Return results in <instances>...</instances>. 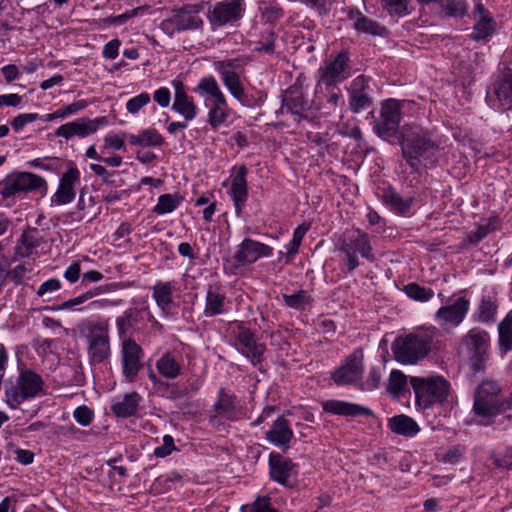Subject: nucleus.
<instances>
[{"instance_id":"obj_48","label":"nucleus","mask_w":512,"mask_h":512,"mask_svg":"<svg viewBox=\"0 0 512 512\" xmlns=\"http://www.w3.org/2000/svg\"><path fill=\"white\" fill-rule=\"evenodd\" d=\"M309 229L310 224L304 222L294 230L293 237L287 245L286 257L288 260L294 258V256L298 253L301 242Z\"/></svg>"},{"instance_id":"obj_23","label":"nucleus","mask_w":512,"mask_h":512,"mask_svg":"<svg viewBox=\"0 0 512 512\" xmlns=\"http://www.w3.org/2000/svg\"><path fill=\"white\" fill-rule=\"evenodd\" d=\"M80 183V172L76 167H70L61 176L57 191L52 196V202L57 205L71 203L75 196V186Z\"/></svg>"},{"instance_id":"obj_22","label":"nucleus","mask_w":512,"mask_h":512,"mask_svg":"<svg viewBox=\"0 0 512 512\" xmlns=\"http://www.w3.org/2000/svg\"><path fill=\"white\" fill-rule=\"evenodd\" d=\"M269 473L272 480L285 487H292L291 477L296 473L295 464L279 453L271 452L269 455Z\"/></svg>"},{"instance_id":"obj_13","label":"nucleus","mask_w":512,"mask_h":512,"mask_svg":"<svg viewBox=\"0 0 512 512\" xmlns=\"http://www.w3.org/2000/svg\"><path fill=\"white\" fill-rule=\"evenodd\" d=\"M351 75V61L347 51H341L318 69L317 87L336 86Z\"/></svg>"},{"instance_id":"obj_31","label":"nucleus","mask_w":512,"mask_h":512,"mask_svg":"<svg viewBox=\"0 0 512 512\" xmlns=\"http://www.w3.org/2000/svg\"><path fill=\"white\" fill-rule=\"evenodd\" d=\"M140 401L141 396L137 392L126 393L114 399L110 409L116 417L129 418L137 414Z\"/></svg>"},{"instance_id":"obj_25","label":"nucleus","mask_w":512,"mask_h":512,"mask_svg":"<svg viewBox=\"0 0 512 512\" xmlns=\"http://www.w3.org/2000/svg\"><path fill=\"white\" fill-rule=\"evenodd\" d=\"M473 19L475 23L473 26L472 39L480 41L494 34L496 22L489 10L480 2L474 5Z\"/></svg>"},{"instance_id":"obj_53","label":"nucleus","mask_w":512,"mask_h":512,"mask_svg":"<svg viewBox=\"0 0 512 512\" xmlns=\"http://www.w3.org/2000/svg\"><path fill=\"white\" fill-rule=\"evenodd\" d=\"M104 290L101 288V287H96L92 290H89L77 297H74V298H71L65 302H63L62 304H60L59 306H57L55 308V310H69V309H74V307L78 306V305H81L85 302H87L88 300L92 299L94 296L96 295H100Z\"/></svg>"},{"instance_id":"obj_7","label":"nucleus","mask_w":512,"mask_h":512,"mask_svg":"<svg viewBox=\"0 0 512 512\" xmlns=\"http://www.w3.org/2000/svg\"><path fill=\"white\" fill-rule=\"evenodd\" d=\"M410 383L415 393L416 403L425 409L444 402L450 388L448 381L442 377H411Z\"/></svg>"},{"instance_id":"obj_24","label":"nucleus","mask_w":512,"mask_h":512,"mask_svg":"<svg viewBox=\"0 0 512 512\" xmlns=\"http://www.w3.org/2000/svg\"><path fill=\"white\" fill-rule=\"evenodd\" d=\"M248 169L245 165H241L235 175L232 177L231 186L228 191L230 199L235 207V212L238 216L241 215L246 206L248 199V184L246 176Z\"/></svg>"},{"instance_id":"obj_12","label":"nucleus","mask_w":512,"mask_h":512,"mask_svg":"<svg viewBox=\"0 0 512 512\" xmlns=\"http://www.w3.org/2000/svg\"><path fill=\"white\" fill-rule=\"evenodd\" d=\"M202 9L201 4H193L174 10L171 17L162 21L161 28L169 35L199 29L203 26V20L200 17Z\"/></svg>"},{"instance_id":"obj_10","label":"nucleus","mask_w":512,"mask_h":512,"mask_svg":"<svg viewBox=\"0 0 512 512\" xmlns=\"http://www.w3.org/2000/svg\"><path fill=\"white\" fill-rule=\"evenodd\" d=\"M43 389V380L31 370L21 371L15 383L5 387L7 404L17 408L23 401L35 397Z\"/></svg>"},{"instance_id":"obj_33","label":"nucleus","mask_w":512,"mask_h":512,"mask_svg":"<svg viewBox=\"0 0 512 512\" xmlns=\"http://www.w3.org/2000/svg\"><path fill=\"white\" fill-rule=\"evenodd\" d=\"M348 18L354 21V28L361 33L370 34L372 36H383L387 30L378 22L366 17L358 9H350Z\"/></svg>"},{"instance_id":"obj_32","label":"nucleus","mask_w":512,"mask_h":512,"mask_svg":"<svg viewBox=\"0 0 512 512\" xmlns=\"http://www.w3.org/2000/svg\"><path fill=\"white\" fill-rule=\"evenodd\" d=\"M494 94L503 110L512 109V73L500 74L493 85Z\"/></svg>"},{"instance_id":"obj_28","label":"nucleus","mask_w":512,"mask_h":512,"mask_svg":"<svg viewBox=\"0 0 512 512\" xmlns=\"http://www.w3.org/2000/svg\"><path fill=\"white\" fill-rule=\"evenodd\" d=\"M173 87L175 92L172 109L182 115L186 121L193 120L197 115V106L193 99L186 93L183 82L174 80Z\"/></svg>"},{"instance_id":"obj_39","label":"nucleus","mask_w":512,"mask_h":512,"mask_svg":"<svg viewBox=\"0 0 512 512\" xmlns=\"http://www.w3.org/2000/svg\"><path fill=\"white\" fill-rule=\"evenodd\" d=\"M195 90L202 96L208 95L213 98V103L227 105V100L222 93L216 79L212 76L203 77Z\"/></svg>"},{"instance_id":"obj_45","label":"nucleus","mask_w":512,"mask_h":512,"mask_svg":"<svg viewBox=\"0 0 512 512\" xmlns=\"http://www.w3.org/2000/svg\"><path fill=\"white\" fill-rule=\"evenodd\" d=\"M258 10L266 23H275L283 16V9L276 2L260 1Z\"/></svg>"},{"instance_id":"obj_56","label":"nucleus","mask_w":512,"mask_h":512,"mask_svg":"<svg viewBox=\"0 0 512 512\" xmlns=\"http://www.w3.org/2000/svg\"><path fill=\"white\" fill-rule=\"evenodd\" d=\"M383 7L390 15L404 16L408 14V0H382Z\"/></svg>"},{"instance_id":"obj_44","label":"nucleus","mask_w":512,"mask_h":512,"mask_svg":"<svg viewBox=\"0 0 512 512\" xmlns=\"http://www.w3.org/2000/svg\"><path fill=\"white\" fill-rule=\"evenodd\" d=\"M183 198L179 194H163L158 198L153 212L157 215H164L173 212L181 204Z\"/></svg>"},{"instance_id":"obj_19","label":"nucleus","mask_w":512,"mask_h":512,"mask_svg":"<svg viewBox=\"0 0 512 512\" xmlns=\"http://www.w3.org/2000/svg\"><path fill=\"white\" fill-rule=\"evenodd\" d=\"M107 122L106 117L95 119L81 118L61 125L56 129L55 135L65 139H70L74 136L83 138L95 133L100 126L107 124Z\"/></svg>"},{"instance_id":"obj_54","label":"nucleus","mask_w":512,"mask_h":512,"mask_svg":"<svg viewBox=\"0 0 512 512\" xmlns=\"http://www.w3.org/2000/svg\"><path fill=\"white\" fill-rule=\"evenodd\" d=\"M215 69L220 75L225 73H238L243 68L245 61L242 58L225 59L215 62Z\"/></svg>"},{"instance_id":"obj_62","label":"nucleus","mask_w":512,"mask_h":512,"mask_svg":"<svg viewBox=\"0 0 512 512\" xmlns=\"http://www.w3.org/2000/svg\"><path fill=\"white\" fill-rule=\"evenodd\" d=\"M175 449L174 439L170 435H165L163 437V445L156 447L154 450V455L158 458H164L171 454V452Z\"/></svg>"},{"instance_id":"obj_51","label":"nucleus","mask_w":512,"mask_h":512,"mask_svg":"<svg viewBox=\"0 0 512 512\" xmlns=\"http://www.w3.org/2000/svg\"><path fill=\"white\" fill-rule=\"evenodd\" d=\"M404 292L409 298L421 302H426L434 296L432 289L420 286L417 283H409L405 285Z\"/></svg>"},{"instance_id":"obj_41","label":"nucleus","mask_w":512,"mask_h":512,"mask_svg":"<svg viewBox=\"0 0 512 512\" xmlns=\"http://www.w3.org/2000/svg\"><path fill=\"white\" fill-rule=\"evenodd\" d=\"M222 81L230 94L242 105H248L249 99L240 80L239 73H225L221 75Z\"/></svg>"},{"instance_id":"obj_40","label":"nucleus","mask_w":512,"mask_h":512,"mask_svg":"<svg viewBox=\"0 0 512 512\" xmlns=\"http://www.w3.org/2000/svg\"><path fill=\"white\" fill-rule=\"evenodd\" d=\"M440 14L444 18H463L468 15L469 5L465 0H439Z\"/></svg>"},{"instance_id":"obj_36","label":"nucleus","mask_w":512,"mask_h":512,"mask_svg":"<svg viewBox=\"0 0 512 512\" xmlns=\"http://www.w3.org/2000/svg\"><path fill=\"white\" fill-rule=\"evenodd\" d=\"M40 244L39 230L37 228L28 227L23 231L15 247V253L20 257H28Z\"/></svg>"},{"instance_id":"obj_43","label":"nucleus","mask_w":512,"mask_h":512,"mask_svg":"<svg viewBox=\"0 0 512 512\" xmlns=\"http://www.w3.org/2000/svg\"><path fill=\"white\" fill-rule=\"evenodd\" d=\"M498 309L497 297L494 294L483 295L478 307L477 319L482 323L495 322Z\"/></svg>"},{"instance_id":"obj_14","label":"nucleus","mask_w":512,"mask_h":512,"mask_svg":"<svg viewBox=\"0 0 512 512\" xmlns=\"http://www.w3.org/2000/svg\"><path fill=\"white\" fill-rule=\"evenodd\" d=\"M312 104L305 97L302 85L297 81L282 94L281 111L293 116L296 122L310 118Z\"/></svg>"},{"instance_id":"obj_1","label":"nucleus","mask_w":512,"mask_h":512,"mask_svg":"<svg viewBox=\"0 0 512 512\" xmlns=\"http://www.w3.org/2000/svg\"><path fill=\"white\" fill-rule=\"evenodd\" d=\"M402 156L415 172L431 168L438 161L439 147L428 130L417 124H405L400 129Z\"/></svg>"},{"instance_id":"obj_64","label":"nucleus","mask_w":512,"mask_h":512,"mask_svg":"<svg viewBox=\"0 0 512 512\" xmlns=\"http://www.w3.org/2000/svg\"><path fill=\"white\" fill-rule=\"evenodd\" d=\"M494 464L499 468L512 469V447L505 451L494 460Z\"/></svg>"},{"instance_id":"obj_46","label":"nucleus","mask_w":512,"mask_h":512,"mask_svg":"<svg viewBox=\"0 0 512 512\" xmlns=\"http://www.w3.org/2000/svg\"><path fill=\"white\" fill-rule=\"evenodd\" d=\"M499 345L501 350H512V317L507 315L498 325Z\"/></svg>"},{"instance_id":"obj_29","label":"nucleus","mask_w":512,"mask_h":512,"mask_svg":"<svg viewBox=\"0 0 512 512\" xmlns=\"http://www.w3.org/2000/svg\"><path fill=\"white\" fill-rule=\"evenodd\" d=\"M226 296L218 283L209 284L205 296L203 315L212 318L222 315L226 311Z\"/></svg>"},{"instance_id":"obj_27","label":"nucleus","mask_w":512,"mask_h":512,"mask_svg":"<svg viewBox=\"0 0 512 512\" xmlns=\"http://www.w3.org/2000/svg\"><path fill=\"white\" fill-rule=\"evenodd\" d=\"M323 411L339 416L345 417H356V416H371L374 417V413L371 409L364 407L359 404L350 403L342 400H326L322 402Z\"/></svg>"},{"instance_id":"obj_18","label":"nucleus","mask_w":512,"mask_h":512,"mask_svg":"<svg viewBox=\"0 0 512 512\" xmlns=\"http://www.w3.org/2000/svg\"><path fill=\"white\" fill-rule=\"evenodd\" d=\"M469 306L468 299L459 297L452 304L440 307L435 314V321L441 327L455 328L465 319Z\"/></svg>"},{"instance_id":"obj_58","label":"nucleus","mask_w":512,"mask_h":512,"mask_svg":"<svg viewBox=\"0 0 512 512\" xmlns=\"http://www.w3.org/2000/svg\"><path fill=\"white\" fill-rule=\"evenodd\" d=\"M73 417L80 425L88 426L94 418V413L89 407L82 405L74 410Z\"/></svg>"},{"instance_id":"obj_30","label":"nucleus","mask_w":512,"mask_h":512,"mask_svg":"<svg viewBox=\"0 0 512 512\" xmlns=\"http://www.w3.org/2000/svg\"><path fill=\"white\" fill-rule=\"evenodd\" d=\"M293 437L294 433L289 426V422L283 416H279L266 432V439L283 451L290 449V442Z\"/></svg>"},{"instance_id":"obj_50","label":"nucleus","mask_w":512,"mask_h":512,"mask_svg":"<svg viewBox=\"0 0 512 512\" xmlns=\"http://www.w3.org/2000/svg\"><path fill=\"white\" fill-rule=\"evenodd\" d=\"M227 105H221L218 103H213L209 112L207 122L211 125V127L216 130L218 129L224 122H226L228 113H227Z\"/></svg>"},{"instance_id":"obj_16","label":"nucleus","mask_w":512,"mask_h":512,"mask_svg":"<svg viewBox=\"0 0 512 512\" xmlns=\"http://www.w3.org/2000/svg\"><path fill=\"white\" fill-rule=\"evenodd\" d=\"M243 0H224L214 5L210 12L209 20L212 26L222 27L227 24H233L240 20L244 15Z\"/></svg>"},{"instance_id":"obj_9","label":"nucleus","mask_w":512,"mask_h":512,"mask_svg":"<svg viewBox=\"0 0 512 512\" xmlns=\"http://www.w3.org/2000/svg\"><path fill=\"white\" fill-rule=\"evenodd\" d=\"M228 331L235 338L238 351L250 360L254 367H258L262 363L266 345L259 342L256 334L240 321L230 322Z\"/></svg>"},{"instance_id":"obj_3","label":"nucleus","mask_w":512,"mask_h":512,"mask_svg":"<svg viewBox=\"0 0 512 512\" xmlns=\"http://www.w3.org/2000/svg\"><path fill=\"white\" fill-rule=\"evenodd\" d=\"M338 249L344 255L342 270L347 273H352L360 265L357 254L369 262L375 261L370 237L360 229L345 232L339 239Z\"/></svg>"},{"instance_id":"obj_61","label":"nucleus","mask_w":512,"mask_h":512,"mask_svg":"<svg viewBox=\"0 0 512 512\" xmlns=\"http://www.w3.org/2000/svg\"><path fill=\"white\" fill-rule=\"evenodd\" d=\"M247 509V512H276L267 496L258 497Z\"/></svg>"},{"instance_id":"obj_26","label":"nucleus","mask_w":512,"mask_h":512,"mask_svg":"<svg viewBox=\"0 0 512 512\" xmlns=\"http://www.w3.org/2000/svg\"><path fill=\"white\" fill-rule=\"evenodd\" d=\"M380 199L390 211L400 216H408L414 204V197H403L391 186L381 189Z\"/></svg>"},{"instance_id":"obj_60","label":"nucleus","mask_w":512,"mask_h":512,"mask_svg":"<svg viewBox=\"0 0 512 512\" xmlns=\"http://www.w3.org/2000/svg\"><path fill=\"white\" fill-rule=\"evenodd\" d=\"M39 118V115L37 113H24L19 114L16 117H14L11 121L12 128L19 132L23 129L25 125L28 123H31Z\"/></svg>"},{"instance_id":"obj_47","label":"nucleus","mask_w":512,"mask_h":512,"mask_svg":"<svg viewBox=\"0 0 512 512\" xmlns=\"http://www.w3.org/2000/svg\"><path fill=\"white\" fill-rule=\"evenodd\" d=\"M285 304L297 310H303L312 303V297L305 290H298L293 294H283Z\"/></svg>"},{"instance_id":"obj_2","label":"nucleus","mask_w":512,"mask_h":512,"mask_svg":"<svg viewBox=\"0 0 512 512\" xmlns=\"http://www.w3.org/2000/svg\"><path fill=\"white\" fill-rule=\"evenodd\" d=\"M77 330L87 343V354L91 364H100L111 355L109 338V321L84 320Z\"/></svg>"},{"instance_id":"obj_37","label":"nucleus","mask_w":512,"mask_h":512,"mask_svg":"<svg viewBox=\"0 0 512 512\" xmlns=\"http://www.w3.org/2000/svg\"><path fill=\"white\" fill-rule=\"evenodd\" d=\"M156 369L164 378L175 379L182 373V363L167 352L156 361Z\"/></svg>"},{"instance_id":"obj_38","label":"nucleus","mask_w":512,"mask_h":512,"mask_svg":"<svg viewBox=\"0 0 512 512\" xmlns=\"http://www.w3.org/2000/svg\"><path fill=\"white\" fill-rule=\"evenodd\" d=\"M388 427L393 433L404 436H414L420 430L416 421L404 414L390 418Z\"/></svg>"},{"instance_id":"obj_11","label":"nucleus","mask_w":512,"mask_h":512,"mask_svg":"<svg viewBox=\"0 0 512 512\" xmlns=\"http://www.w3.org/2000/svg\"><path fill=\"white\" fill-rule=\"evenodd\" d=\"M404 102L397 99L382 101L379 116L375 120L374 132L383 139L396 137L402 120Z\"/></svg>"},{"instance_id":"obj_49","label":"nucleus","mask_w":512,"mask_h":512,"mask_svg":"<svg viewBox=\"0 0 512 512\" xmlns=\"http://www.w3.org/2000/svg\"><path fill=\"white\" fill-rule=\"evenodd\" d=\"M406 387V376L399 370H393L389 377L387 392L395 397H398L406 390Z\"/></svg>"},{"instance_id":"obj_55","label":"nucleus","mask_w":512,"mask_h":512,"mask_svg":"<svg viewBox=\"0 0 512 512\" xmlns=\"http://www.w3.org/2000/svg\"><path fill=\"white\" fill-rule=\"evenodd\" d=\"M151 101V97L149 93L142 92L137 96L132 97L126 103V109L131 114L138 113L144 106L149 104Z\"/></svg>"},{"instance_id":"obj_15","label":"nucleus","mask_w":512,"mask_h":512,"mask_svg":"<svg viewBox=\"0 0 512 512\" xmlns=\"http://www.w3.org/2000/svg\"><path fill=\"white\" fill-rule=\"evenodd\" d=\"M143 356V349L135 340L129 338L123 341L121 351L122 373L128 382H134L139 371L143 368L141 362Z\"/></svg>"},{"instance_id":"obj_34","label":"nucleus","mask_w":512,"mask_h":512,"mask_svg":"<svg viewBox=\"0 0 512 512\" xmlns=\"http://www.w3.org/2000/svg\"><path fill=\"white\" fill-rule=\"evenodd\" d=\"M144 309L128 308L123 315L116 318V327L120 338H125L127 334L135 329L143 319Z\"/></svg>"},{"instance_id":"obj_35","label":"nucleus","mask_w":512,"mask_h":512,"mask_svg":"<svg viewBox=\"0 0 512 512\" xmlns=\"http://www.w3.org/2000/svg\"><path fill=\"white\" fill-rule=\"evenodd\" d=\"M175 285L173 282H157L152 290V297L155 300L157 306L164 313H168L173 305V292L175 291Z\"/></svg>"},{"instance_id":"obj_20","label":"nucleus","mask_w":512,"mask_h":512,"mask_svg":"<svg viewBox=\"0 0 512 512\" xmlns=\"http://www.w3.org/2000/svg\"><path fill=\"white\" fill-rule=\"evenodd\" d=\"M273 248L256 240L245 238L238 246L233 256L239 265H247L256 262L259 258L270 257Z\"/></svg>"},{"instance_id":"obj_42","label":"nucleus","mask_w":512,"mask_h":512,"mask_svg":"<svg viewBox=\"0 0 512 512\" xmlns=\"http://www.w3.org/2000/svg\"><path fill=\"white\" fill-rule=\"evenodd\" d=\"M123 136L131 145L139 146H160L163 143V137L155 129H144L138 135L123 133Z\"/></svg>"},{"instance_id":"obj_8","label":"nucleus","mask_w":512,"mask_h":512,"mask_svg":"<svg viewBox=\"0 0 512 512\" xmlns=\"http://www.w3.org/2000/svg\"><path fill=\"white\" fill-rule=\"evenodd\" d=\"M47 189L46 180L31 172H13L0 182V194L3 198L29 192H36L44 196Z\"/></svg>"},{"instance_id":"obj_21","label":"nucleus","mask_w":512,"mask_h":512,"mask_svg":"<svg viewBox=\"0 0 512 512\" xmlns=\"http://www.w3.org/2000/svg\"><path fill=\"white\" fill-rule=\"evenodd\" d=\"M349 108L353 113H359L372 105L369 94V78L364 75L357 76L348 89Z\"/></svg>"},{"instance_id":"obj_57","label":"nucleus","mask_w":512,"mask_h":512,"mask_svg":"<svg viewBox=\"0 0 512 512\" xmlns=\"http://www.w3.org/2000/svg\"><path fill=\"white\" fill-rule=\"evenodd\" d=\"M381 383V373L379 368H371L365 382L360 386L363 391H373L379 387Z\"/></svg>"},{"instance_id":"obj_6","label":"nucleus","mask_w":512,"mask_h":512,"mask_svg":"<svg viewBox=\"0 0 512 512\" xmlns=\"http://www.w3.org/2000/svg\"><path fill=\"white\" fill-rule=\"evenodd\" d=\"M490 347V336L488 332L480 328H472L462 338L460 349L465 352L471 370L474 373L485 369L488 360V349Z\"/></svg>"},{"instance_id":"obj_63","label":"nucleus","mask_w":512,"mask_h":512,"mask_svg":"<svg viewBox=\"0 0 512 512\" xmlns=\"http://www.w3.org/2000/svg\"><path fill=\"white\" fill-rule=\"evenodd\" d=\"M300 3L304 4L308 8L316 11L318 15L324 16L326 15L330 8L328 6V0H298Z\"/></svg>"},{"instance_id":"obj_59","label":"nucleus","mask_w":512,"mask_h":512,"mask_svg":"<svg viewBox=\"0 0 512 512\" xmlns=\"http://www.w3.org/2000/svg\"><path fill=\"white\" fill-rule=\"evenodd\" d=\"M275 39L276 34L274 31L269 30L262 34L261 40L259 41L258 51H263L268 54L274 53L275 50Z\"/></svg>"},{"instance_id":"obj_52","label":"nucleus","mask_w":512,"mask_h":512,"mask_svg":"<svg viewBox=\"0 0 512 512\" xmlns=\"http://www.w3.org/2000/svg\"><path fill=\"white\" fill-rule=\"evenodd\" d=\"M214 409L219 416L228 415L235 409L234 396L225 392L224 388H221L218 392V400L214 404Z\"/></svg>"},{"instance_id":"obj_4","label":"nucleus","mask_w":512,"mask_h":512,"mask_svg":"<svg viewBox=\"0 0 512 512\" xmlns=\"http://www.w3.org/2000/svg\"><path fill=\"white\" fill-rule=\"evenodd\" d=\"M432 337L428 334L409 333L397 337L391 349L396 361L401 364H415L425 358L430 350Z\"/></svg>"},{"instance_id":"obj_17","label":"nucleus","mask_w":512,"mask_h":512,"mask_svg":"<svg viewBox=\"0 0 512 512\" xmlns=\"http://www.w3.org/2000/svg\"><path fill=\"white\" fill-rule=\"evenodd\" d=\"M364 372L363 355L352 353L345 362L331 374V378L338 386L356 383L362 378Z\"/></svg>"},{"instance_id":"obj_5","label":"nucleus","mask_w":512,"mask_h":512,"mask_svg":"<svg viewBox=\"0 0 512 512\" xmlns=\"http://www.w3.org/2000/svg\"><path fill=\"white\" fill-rule=\"evenodd\" d=\"M501 388L495 381H483L474 393L473 411L478 417L491 419L507 410V402L500 396Z\"/></svg>"}]
</instances>
